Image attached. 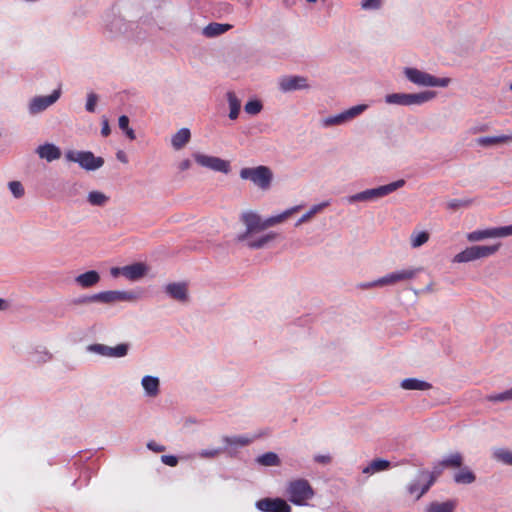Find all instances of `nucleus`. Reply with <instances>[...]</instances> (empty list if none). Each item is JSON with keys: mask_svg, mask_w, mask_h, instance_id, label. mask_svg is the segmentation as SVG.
<instances>
[{"mask_svg": "<svg viewBox=\"0 0 512 512\" xmlns=\"http://www.w3.org/2000/svg\"><path fill=\"white\" fill-rule=\"evenodd\" d=\"M286 495L293 504L303 506L313 498L314 490L306 479H296L288 483Z\"/></svg>", "mask_w": 512, "mask_h": 512, "instance_id": "obj_1", "label": "nucleus"}, {"mask_svg": "<svg viewBox=\"0 0 512 512\" xmlns=\"http://www.w3.org/2000/svg\"><path fill=\"white\" fill-rule=\"evenodd\" d=\"M240 177L243 180H250L262 190H267L272 182L273 174L267 166H257L254 168H242Z\"/></svg>", "mask_w": 512, "mask_h": 512, "instance_id": "obj_2", "label": "nucleus"}, {"mask_svg": "<svg viewBox=\"0 0 512 512\" xmlns=\"http://www.w3.org/2000/svg\"><path fill=\"white\" fill-rule=\"evenodd\" d=\"M435 93L432 91H424L420 93H392L385 96V102L388 104L411 106L421 105L433 99Z\"/></svg>", "mask_w": 512, "mask_h": 512, "instance_id": "obj_3", "label": "nucleus"}, {"mask_svg": "<svg viewBox=\"0 0 512 512\" xmlns=\"http://www.w3.org/2000/svg\"><path fill=\"white\" fill-rule=\"evenodd\" d=\"M404 74L409 81L419 86L447 87L451 82L450 78H437L416 68H405Z\"/></svg>", "mask_w": 512, "mask_h": 512, "instance_id": "obj_4", "label": "nucleus"}, {"mask_svg": "<svg viewBox=\"0 0 512 512\" xmlns=\"http://www.w3.org/2000/svg\"><path fill=\"white\" fill-rule=\"evenodd\" d=\"M499 244L496 245H476L467 247L465 250L456 254L453 258L454 263H466L481 258H487L499 249Z\"/></svg>", "mask_w": 512, "mask_h": 512, "instance_id": "obj_5", "label": "nucleus"}, {"mask_svg": "<svg viewBox=\"0 0 512 512\" xmlns=\"http://www.w3.org/2000/svg\"><path fill=\"white\" fill-rule=\"evenodd\" d=\"M405 181L403 179L397 180L395 182L389 183L387 185L379 186L373 189H367L365 191L359 192L349 198L350 202L355 201H371L375 199L382 198L390 193L396 191L397 189L403 187Z\"/></svg>", "mask_w": 512, "mask_h": 512, "instance_id": "obj_6", "label": "nucleus"}, {"mask_svg": "<svg viewBox=\"0 0 512 512\" xmlns=\"http://www.w3.org/2000/svg\"><path fill=\"white\" fill-rule=\"evenodd\" d=\"M65 157L68 161L78 163L81 168L87 171H94L104 165L102 157H96L90 151H73L66 152Z\"/></svg>", "mask_w": 512, "mask_h": 512, "instance_id": "obj_7", "label": "nucleus"}, {"mask_svg": "<svg viewBox=\"0 0 512 512\" xmlns=\"http://www.w3.org/2000/svg\"><path fill=\"white\" fill-rule=\"evenodd\" d=\"M420 269L416 268H410V269H403L400 271H395L392 273H389L385 275L384 277H381L380 279L361 285L362 288H370L374 286H385V285H394L398 282L402 281H408L413 279Z\"/></svg>", "mask_w": 512, "mask_h": 512, "instance_id": "obj_8", "label": "nucleus"}, {"mask_svg": "<svg viewBox=\"0 0 512 512\" xmlns=\"http://www.w3.org/2000/svg\"><path fill=\"white\" fill-rule=\"evenodd\" d=\"M193 157L196 163L202 167H206L213 171L222 172L225 174L230 171L229 162L219 157L209 156L201 153H195Z\"/></svg>", "mask_w": 512, "mask_h": 512, "instance_id": "obj_9", "label": "nucleus"}, {"mask_svg": "<svg viewBox=\"0 0 512 512\" xmlns=\"http://www.w3.org/2000/svg\"><path fill=\"white\" fill-rule=\"evenodd\" d=\"M367 109V105L361 104L356 105L348 110L334 116L327 117L323 120L322 124L324 127H330L334 125H340L343 124L356 116L360 115L362 112H364Z\"/></svg>", "mask_w": 512, "mask_h": 512, "instance_id": "obj_10", "label": "nucleus"}, {"mask_svg": "<svg viewBox=\"0 0 512 512\" xmlns=\"http://www.w3.org/2000/svg\"><path fill=\"white\" fill-rule=\"evenodd\" d=\"M60 97V90H54L48 96L34 97L29 104V112L32 115L38 114L54 104Z\"/></svg>", "mask_w": 512, "mask_h": 512, "instance_id": "obj_11", "label": "nucleus"}, {"mask_svg": "<svg viewBox=\"0 0 512 512\" xmlns=\"http://www.w3.org/2000/svg\"><path fill=\"white\" fill-rule=\"evenodd\" d=\"M262 512H292L291 507L281 498H263L256 502Z\"/></svg>", "mask_w": 512, "mask_h": 512, "instance_id": "obj_12", "label": "nucleus"}, {"mask_svg": "<svg viewBox=\"0 0 512 512\" xmlns=\"http://www.w3.org/2000/svg\"><path fill=\"white\" fill-rule=\"evenodd\" d=\"M241 219L247 228L246 232L238 237V239L241 241L245 240L247 236L253 232L266 229V226H264V221H262L260 216L254 212L244 213Z\"/></svg>", "mask_w": 512, "mask_h": 512, "instance_id": "obj_13", "label": "nucleus"}, {"mask_svg": "<svg viewBox=\"0 0 512 512\" xmlns=\"http://www.w3.org/2000/svg\"><path fill=\"white\" fill-rule=\"evenodd\" d=\"M91 350L106 357H124L128 352L127 344H118L116 347H109L103 344H95L91 346Z\"/></svg>", "mask_w": 512, "mask_h": 512, "instance_id": "obj_14", "label": "nucleus"}, {"mask_svg": "<svg viewBox=\"0 0 512 512\" xmlns=\"http://www.w3.org/2000/svg\"><path fill=\"white\" fill-rule=\"evenodd\" d=\"M279 85L284 92L308 88L307 79L302 76L283 77Z\"/></svg>", "mask_w": 512, "mask_h": 512, "instance_id": "obj_15", "label": "nucleus"}, {"mask_svg": "<svg viewBox=\"0 0 512 512\" xmlns=\"http://www.w3.org/2000/svg\"><path fill=\"white\" fill-rule=\"evenodd\" d=\"M436 476H430V479L425 481V483L421 484L419 481H412L407 486V492L409 495L415 498V500H419L435 483Z\"/></svg>", "mask_w": 512, "mask_h": 512, "instance_id": "obj_16", "label": "nucleus"}, {"mask_svg": "<svg viewBox=\"0 0 512 512\" xmlns=\"http://www.w3.org/2000/svg\"><path fill=\"white\" fill-rule=\"evenodd\" d=\"M147 272V266L144 263H134L121 268V273L129 280L142 278Z\"/></svg>", "mask_w": 512, "mask_h": 512, "instance_id": "obj_17", "label": "nucleus"}, {"mask_svg": "<svg viewBox=\"0 0 512 512\" xmlns=\"http://www.w3.org/2000/svg\"><path fill=\"white\" fill-rule=\"evenodd\" d=\"M37 153L40 158L52 162L61 157L60 149L54 144L46 143L37 148Z\"/></svg>", "mask_w": 512, "mask_h": 512, "instance_id": "obj_18", "label": "nucleus"}, {"mask_svg": "<svg viewBox=\"0 0 512 512\" xmlns=\"http://www.w3.org/2000/svg\"><path fill=\"white\" fill-rule=\"evenodd\" d=\"M166 292L177 301L186 302L188 300L185 283H170L166 286Z\"/></svg>", "mask_w": 512, "mask_h": 512, "instance_id": "obj_19", "label": "nucleus"}, {"mask_svg": "<svg viewBox=\"0 0 512 512\" xmlns=\"http://www.w3.org/2000/svg\"><path fill=\"white\" fill-rule=\"evenodd\" d=\"M100 280V275L97 271L90 270L76 277L75 281L83 288H89L96 285Z\"/></svg>", "mask_w": 512, "mask_h": 512, "instance_id": "obj_20", "label": "nucleus"}, {"mask_svg": "<svg viewBox=\"0 0 512 512\" xmlns=\"http://www.w3.org/2000/svg\"><path fill=\"white\" fill-rule=\"evenodd\" d=\"M83 303L87 302H103V303H114L118 302L117 291H104L97 293L93 296L86 297L81 300Z\"/></svg>", "mask_w": 512, "mask_h": 512, "instance_id": "obj_21", "label": "nucleus"}, {"mask_svg": "<svg viewBox=\"0 0 512 512\" xmlns=\"http://www.w3.org/2000/svg\"><path fill=\"white\" fill-rule=\"evenodd\" d=\"M512 141L511 135L485 136L477 139V144L483 147L505 144Z\"/></svg>", "mask_w": 512, "mask_h": 512, "instance_id": "obj_22", "label": "nucleus"}, {"mask_svg": "<svg viewBox=\"0 0 512 512\" xmlns=\"http://www.w3.org/2000/svg\"><path fill=\"white\" fill-rule=\"evenodd\" d=\"M191 138V133L188 128L180 129L176 134L173 135L171 143L174 149L180 150L183 148Z\"/></svg>", "mask_w": 512, "mask_h": 512, "instance_id": "obj_23", "label": "nucleus"}, {"mask_svg": "<svg viewBox=\"0 0 512 512\" xmlns=\"http://www.w3.org/2000/svg\"><path fill=\"white\" fill-rule=\"evenodd\" d=\"M401 387L405 390H428L431 384L416 378H407L401 382Z\"/></svg>", "mask_w": 512, "mask_h": 512, "instance_id": "obj_24", "label": "nucleus"}, {"mask_svg": "<svg viewBox=\"0 0 512 512\" xmlns=\"http://www.w3.org/2000/svg\"><path fill=\"white\" fill-rule=\"evenodd\" d=\"M232 28L230 24H221V23H210L204 28V34L207 37H215L221 35Z\"/></svg>", "mask_w": 512, "mask_h": 512, "instance_id": "obj_25", "label": "nucleus"}, {"mask_svg": "<svg viewBox=\"0 0 512 512\" xmlns=\"http://www.w3.org/2000/svg\"><path fill=\"white\" fill-rule=\"evenodd\" d=\"M227 100H228L229 108H230L229 118L231 120H235V119H237V117L239 115L240 108H241V102L237 98L236 94L232 91H229L227 93Z\"/></svg>", "mask_w": 512, "mask_h": 512, "instance_id": "obj_26", "label": "nucleus"}, {"mask_svg": "<svg viewBox=\"0 0 512 512\" xmlns=\"http://www.w3.org/2000/svg\"><path fill=\"white\" fill-rule=\"evenodd\" d=\"M497 236V228L486 230H476L467 235V239L471 242L480 241L486 238H494Z\"/></svg>", "mask_w": 512, "mask_h": 512, "instance_id": "obj_27", "label": "nucleus"}, {"mask_svg": "<svg viewBox=\"0 0 512 512\" xmlns=\"http://www.w3.org/2000/svg\"><path fill=\"white\" fill-rule=\"evenodd\" d=\"M142 386L149 396H156L159 392V380L156 377H143Z\"/></svg>", "mask_w": 512, "mask_h": 512, "instance_id": "obj_28", "label": "nucleus"}, {"mask_svg": "<svg viewBox=\"0 0 512 512\" xmlns=\"http://www.w3.org/2000/svg\"><path fill=\"white\" fill-rule=\"evenodd\" d=\"M389 467L390 462L388 460L375 459L367 467H365L362 472L365 474H373L375 472L387 470Z\"/></svg>", "mask_w": 512, "mask_h": 512, "instance_id": "obj_29", "label": "nucleus"}, {"mask_svg": "<svg viewBox=\"0 0 512 512\" xmlns=\"http://www.w3.org/2000/svg\"><path fill=\"white\" fill-rule=\"evenodd\" d=\"M257 463H259L262 466H278L280 465V459L278 455L274 452H267L262 455H260L256 459Z\"/></svg>", "mask_w": 512, "mask_h": 512, "instance_id": "obj_30", "label": "nucleus"}, {"mask_svg": "<svg viewBox=\"0 0 512 512\" xmlns=\"http://www.w3.org/2000/svg\"><path fill=\"white\" fill-rule=\"evenodd\" d=\"M463 463V457L460 453H454L440 462L441 468H459Z\"/></svg>", "mask_w": 512, "mask_h": 512, "instance_id": "obj_31", "label": "nucleus"}, {"mask_svg": "<svg viewBox=\"0 0 512 512\" xmlns=\"http://www.w3.org/2000/svg\"><path fill=\"white\" fill-rule=\"evenodd\" d=\"M454 501L433 502L428 507V512H453L455 509Z\"/></svg>", "mask_w": 512, "mask_h": 512, "instance_id": "obj_32", "label": "nucleus"}, {"mask_svg": "<svg viewBox=\"0 0 512 512\" xmlns=\"http://www.w3.org/2000/svg\"><path fill=\"white\" fill-rule=\"evenodd\" d=\"M256 437H248V436H235V437H228L225 436L223 438V441L230 446H246L253 442V440Z\"/></svg>", "mask_w": 512, "mask_h": 512, "instance_id": "obj_33", "label": "nucleus"}, {"mask_svg": "<svg viewBox=\"0 0 512 512\" xmlns=\"http://www.w3.org/2000/svg\"><path fill=\"white\" fill-rule=\"evenodd\" d=\"M475 474L467 468L454 475V481L458 484H471L475 481Z\"/></svg>", "mask_w": 512, "mask_h": 512, "instance_id": "obj_34", "label": "nucleus"}, {"mask_svg": "<svg viewBox=\"0 0 512 512\" xmlns=\"http://www.w3.org/2000/svg\"><path fill=\"white\" fill-rule=\"evenodd\" d=\"M87 200L93 206H104L108 202L109 197L103 192L91 191L87 196Z\"/></svg>", "mask_w": 512, "mask_h": 512, "instance_id": "obj_35", "label": "nucleus"}, {"mask_svg": "<svg viewBox=\"0 0 512 512\" xmlns=\"http://www.w3.org/2000/svg\"><path fill=\"white\" fill-rule=\"evenodd\" d=\"M296 210H297V208L288 209L277 216L269 217L266 220H264V226H266V228H268V227H272L276 224H279V223L283 222L284 220H286Z\"/></svg>", "mask_w": 512, "mask_h": 512, "instance_id": "obj_36", "label": "nucleus"}, {"mask_svg": "<svg viewBox=\"0 0 512 512\" xmlns=\"http://www.w3.org/2000/svg\"><path fill=\"white\" fill-rule=\"evenodd\" d=\"M493 456L497 461L512 466V451L504 448H499L494 451Z\"/></svg>", "mask_w": 512, "mask_h": 512, "instance_id": "obj_37", "label": "nucleus"}, {"mask_svg": "<svg viewBox=\"0 0 512 512\" xmlns=\"http://www.w3.org/2000/svg\"><path fill=\"white\" fill-rule=\"evenodd\" d=\"M275 237H276V234L271 232V233H268V234L260 237L257 240L250 241L248 243V246L252 249H259V248L264 247L268 242L272 241Z\"/></svg>", "mask_w": 512, "mask_h": 512, "instance_id": "obj_38", "label": "nucleus"}, {"mask_svg": "<svg viewBox=\"0 0 512 512\" xmlns=\"http://www.w3.org/2000/svg\"><path fill=\"white\" fill-rule=\"evenodd\" d=\"M429 240V233L421 231L411 235V245L414 248L420 247Z\"/></svg>", "mask_w": 512, "mask_h": 512, "instance_id": "obj_39", "label": "nucleus"}, {"mask_svg": "<svg viewBox=\"0 0 512 512\" xmlns=\"http://www.w3.org/2000/svg\"><path fill=\"white\" fill-rule=\"evenodd\" d=\"M262 108V103L259 100H250L244 106L245 112L250 115H256L260 113Z\"/></svg>", "mask_w": 512, "mask_h": 512, "instance_id": "obj_40", "label": "nucleus"}, {"mask_svg": "<svg viewBox=\"0 0 512 512\" xmlns=\"http://www.w3.org/2000/svg\"><path fill=\"white\" fill-rule=\"evenodd\" d=\"M472 202L471 199H453L447 203V207L451 210H456L461 207H469Z\"/></svg>", "mask_w": 512, "mask_h": 512, "instance_id": "obj_41", "label": "nucleus"}, {"mask_svg": "<svg viewBox=\"0 0 512 512\" xmlns=\"http://www.w3.org/2000/svg\"><path fill=\"white\" fill-rule=\"evenodd\" d=\"M489 401L492 402H503L507 400H512V388L496 395H491L488 397Z\"/></svg>", "mask_w": 512, "mask_h": 512, "instance_id": "obj_42", "label": "nucleus"}, {"mask_svg": "<svg viewBox=\"0 0 512 512\" xmlns=\"http://www.w3.org/2000/svg\"><path fill=\"white\" fill-rule=\"evenodd\" d=\"M9 188L12 192V194L16 197V198H20L24 195V188L22 186V184L18 181H12L9 183Z\"/></svg>", "mask_w": 512, "mask_h": 512, "instance_id": "obj_43", "label": "nucleus"}, {"mask_svg": "<svg viewBox=\"0 0 512 512\" xmlns=\"http://www.w3.org/2000/svg\"><path fill=\"white\" fill-rule=\"evenodd\" d=\"M444 468H441L440 466V462L434 467V470L432 472H428V471H421L420 472V477L423 478L425 481H427L428 479H430V476L432 475H435L436 476V479L441 475L442 471H443Z\"/></svg>", "mask_w": 512, "mask_h": 512, "instance_id": "obj_44", "label": "nucleus"}, {"mask_svg": "<svg viewBox=\"0 0 512 512\" xmlns=\"http://www.w3.org/2000/svg\"><path fill=\"white\" fill-rule=\"evenodd\" d=\"M117 299L118 302L120 301H135L137 299V296L133 292L129 291H117Z\"/></svg>", "mask_w": 512, "mask_h": 512, "instance_id": "obj_45", "label": "nucleus"}, {"mask_svg": "<svg viewBox=\"0 0 512 512\" xmlns=\"http://www.w3.org/2000/svg\"><path fill=\"white\" fill-rule=\"evenodd\" d=\"M97 101H98V97L96 94H94V93L88 94L87 102H86V110L88 112H94Z\"/></svg>", "mask_w": 512, "mask_h": 512, "instance_id": "obj_46", "label": "nucleus"}, {"mask_svg": "<svg viewBox=\"0 0 512 512\" xmlns=\"http://www.w3.org/2000/svg\"><path fill=\"white\" fill-rule=\"evenodd\" d=\"M380 0H363L362 1V8L364 9H377L380 7Z\"/></svg>", "mask_w": 512, "mask_h": 512, "instance_id": "obj_47", "label": "nucleus"}, {"mask_svg": "<svg viewBox=\"0 0 512 512\" xmlns=\"http://www.w3.org/2000/svg\"><path fill=\"white\" fill-rule=\"evenodd\" d=\"M512 235V225L497 228L498 237H506Z\"/></svg>", "mask_w": 512, "mask_h": 512, "instance_id": "obj_48", "label": "nucleus"}, {"mask_svg": "<svg viewBox=\"0 0 512 512\" xmlns=\"http://www.w3.org/2000/svg\"><path fill=\"white\" fill-rule=\"evenodd\" d=\"M162 461L169 466H176L178 463V459L172 455H165L162 457Z\"/></svg>", "mask_w": 512, "mask_h": 512, "instance_id": "obj_49", "label": "nucleus"}, {"mask_svg": "<svg viewBox=\"0 0 512 512\" xmlns=\"http://www.w3.org/2000/svg\"><path fill=\"white\" fill-rule=\"evenodd\" d=\"M220 452H221L220 449L203 450L201 452V456L206 457V458H213V457L218 456L220 454Z\"/></svg>", "mask_w": 512, "mask_h": 512, "instance_id": "obj_50", "label": "nucleus"}, {"mask_svg": "<svg viewBox=\"0 0 512 512\" xmlns=\"http://www.w3.org/2000/svg\"><path fill=\"white\" fill-rule=\"evenodd\" d=\"M119 128L121 130H125L129 128V118L126 115H122L118 120Z\"/></svg>", "mask_w": 512, "mask_h": 512, "instance_id": "obj_51", "label": "nucleus"}, {"mask_svg": "<svg viewBox=\"0 0 512 512\" xmlns=\"http://www.w3.org/2000/svg\"><path fill=\"white\" fill-rule=\"evenodd\" d=\"M314 459L316 462L321 464H328L331 462V457L329 455H317Z\"/></svg>", "mask_w": 512, "mask_h": 512, "instance_id": "obj_52", "label": "nucleus"}, {"mask_svg": "<svg viewBox=\"0 0 512 512\" xmlns=\"http://www.w3.org/2000/svg\"><path fill=\"white\" fill-rule=\"evenodd\" d=\"M102 124L103 125L101 128V134H102V136L107 137L110 134V127H109L108 120L107 119L103 120Z\"/></svg>", "mask_w": 512, "mask_h": 512, "instance_id": "obj_53", "label": "nucleus"}, {"mask_svg": "<svg viewBox=\"0 0 512 512\" xmlns=\"http://www.w3.org/2000/svg\"><path fill=\"white\" fill-rule=\"evenodd\" d=\"M316 210H317L316 208H313L311 211H309L308 213H306L305 215H303V216L300 218V220H299L298 224H300V223H303V222L307 221V220H308V219H309V218H310V217H311V216L316 212Z\"/></svg>", "mask_w": 512, "mask_h": 512, "instance_id": "obj_54", "label": "nucleus"}, {"mask_svg": "<svg viewBox=\"0 0 512 512\" xmlns=\"http://www.w3.org/2000/svg\"><path fill=\"white\" fill-rule=\"evenodd\" d=\"M125 133H126V136L130 139V140H134L136 138V135H135V132L133 129H131L130 127L123 130Z\"/></svg>", "mask_w": 512, "mask_h": 512, "instance_id": "obj_55", "label": "nucleus"}, {"mask_svg": "<svg viewBox=\"0 0 512 512\" xmlns=\"http://www.w3.org/2000/svg\"><path fill=\"white\" fill-rule=\"evenodd\" d=\"M116 156H117V159L119 161H121L122 163H127L128 162V159H127V157H126V155H125V153L123 151H118Z\"/></svg>", "mask_w": 512, "mask_h": 512, "instance_id": "obj_56", "label": "nucleus"}, {"mask_svg": "<svg viewBox=\"0 0 512 512\" xmlns=\"http://www.w3.org/2000/svg\"><path fill=\"white\" fill-rule=\"evenodd\" d=\"M148 448L156 451V452H162L164 450V447L162 446H156L153 442L148 443Z\"/></svg>", "mask_w": 512, "mask_h": 512, "instance_id": "obj_57", "label": "nucleus"}, {"mask_svg": "<svg viewBox=\"0 0 512 512\" xmlns=\"http://www.w3.org/2000/svg\"><path fill=\"white\" fill-rule=\"evenodd\" d=\"M190 167V161L189 160H184L181 164H180V168L181 170H186Z\"/></svg>", "mask_w": 512, "mask_h": 512, "instance_id": "obj_58", "label": "nucleus"}, {"mask_svg": "<svg viewBox=\"0 0 512 512\" xmlns=\"http://www.w3.org/2000/svg\"><path fill=\"white\" fill-rule=\"evenodd\" d=\"M119 273H121V268H112V269H111V274H112L113 276H115V277H116V276H118V275H119Z\"/></svg>", "mask_w": 512, "mask_h": 512, "instance_id": "obj_59", "label": "nucleus"}, {"mask_svg": "<svg viewBox=\"0 0 512 512\" xmlns=\"http://www.w3.org/2000/svg\"><path fill=\"white\" fill-rule=\"evenodd\" d=\"M6 308H7V304H6L5 300L0 298V310H4Z\"/></svg>", "mask_w": 512, "mask_h": 512, "instance_id": "obj_60", "label": "nucleus"}, {"mask_svg": "<svg viewBox=\"0 0 512 512\" xmlns=\"http://www.w3.org/2000/svg\"><path fill=\"white\" fill-rule=\"evenodd\" d=\"M307 2H310V3H314L316 2L317 0H306Z\"/></svg>", "mask_w": 512, "mask_h": 512, "instance_id": "obj_61", "label": "nucleus"}, {"mask_svg": "<svg viewBox=\"0 0 512 512\" xmlns=\"http://www.w3.org/2000/svg\"><path fill=\"white\" fill-rule=\"evenodd\" d=\"M510 89L512 90V83H511Z\"/></svg>", "mask_w": 512, "mask_h": 512, "instance_id": "obj_62", "label": "nucleus"}]
</instances>
